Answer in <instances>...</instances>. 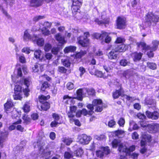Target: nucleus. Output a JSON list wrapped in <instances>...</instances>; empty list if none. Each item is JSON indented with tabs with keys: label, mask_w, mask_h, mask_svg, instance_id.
<instances>
[{
	"label": "nucleus",
	"mask_w": 159,
	"mask_h": 159,
	"mask_svg": "<svg viewBox=\"0 0 159 159\" xmlns=\"http://www.w3.org/2000/svg\"><path fill=\"white\" fill-rule=\"evenodd\" d=\"M45 143L41 141H37L33 144L34 148L37 147L39 148V154L38 155L40 157H44L45 159H48V156L53 153L52 151L49 148L45 147L44 148Z\"/></svg>",
	"instance_id": "nucleus-1"
},
{
	"label": "nucleus",
	"mask_w": 159,
	"mask_h": 159,
	"mask_svg": "<svg viewBox=\"0 0 159 159\" xmlns=\"http://www.w3.org/2000/svg\"><path fill=\"white\" fill-rule=\"evenodd\" d=\"M84 88L78 89L76 91L77 97H71L68 95H66L63 97V102L66 104H73L74 103L73 99H77L80 101H82L83 95L86 94L85 91H84Z\"/></svg>",
	"instance_id": "nucleus-2"
},
{
	"label": "nucleus",
	"mask_w": 159,
	"mask_h": 159,
	"mask_svg": "<svg viewBox=\"0 0 159 159\" xmlns=\"http://www.w3.org/2000/svg\"><path fill=\"white\" fill-rule=\"evenodd\" d=\"M23 82V80L17 81L15 84L14 88L15 94L13 95L14 99L16 100H21L22 98V88L21 85Z\"/></svg>",
	"instance_id": "nucleus-3"
},
{
	"label": "nucleus",
	"mask_w": 159,
	"mask_h": 159,
	"mask_svg": "<svg viewBox=\"0 0 159 159\" xmlns=\"http://www.w3.org/2000/svg\"><path fill=\"white\" fill-rule=\"evenodd\" d=\"M94 107L95 110L96 112H101L102 110V101L100 99H94L93 101V104H89L87 105V107L92 111V113Z\"/></svg>",
	"instance_id": "nucleus-4"
},
{
	"label": "nucleus",
	"mask_w": 159,
	"mask_h": 159,
	"mask_svg": "<svg viewBox=\"0 0 159 159\" xmlns=\"http://www.w3.org/2000/svg\"><path fill=\"white\" fill-rule=\"evenodd\" d=\"M146 23L148 25H154L158 21L159 17L158 16L154 15L151 12H149L145 17Z\"/></svg>",
	"instance_id": "nucleus-5"
},
{
	"label": "nucleus",
	"mask_w": 159,
	"mask_h": 159,
	"mask_svg": "<svg viewBox=\"0 0 159 159\" xmlns=\"http://www.w3.org/2000/svg\"><path fill=\"white\" fill-rule=\"evenodd\" d=\"M89 36L88 32H86L84 33V36H80L77 38V41L78 43L83 47L88 46L90 44L89 39L88 37Z\"/></svg>",
	"instance_id": "nucleus-6"
},
{
	"label": "nucleus",
	"mask_w": 159,
	"mask_h": 159,
	"mask_svg": "<svg viewBox=\"0 0 159 159\" xmlns=\"http://www.w3.org/2000/svg\"><path fill=\"white\" fill-rule=\"evenodd\" d=\"M39 101L42 103L40 106L41 110L46 111L50 108L49 104L46 102V101L50 98L49 95L47 96L42 95L39 96Z\"/></svg>",
	"instance_id": "nucleus-7"
},
{
	"label": "nucleus",
	"mask_w": 159,
	"mask_h": 159,
	"mask_svg": "<svg viewBox=\"0 0 159 159\" xmlns=\"http://www.w3.org/2000/svg\"><path fill=\"white\" fill-rule=\"evenodd\" d=\"M142 139L141 141V148L140 152L142 153H144L147 151L146 148V144L147 142H149L151 141V136L148 135H142Z\"/></svg>",
	"instance_id": "nucleus-8"
},
{
	"label": "nucleus",
	"mask_w": 159,
	"mask_h": 159,
	"mask_svg": "<svg viewBox=\"0 0 159 159\" xmlns=\"http://www.w3.org/2000/svg\"><path fill=\"white\" fill-rule=\"evenodd\" d=\"M135 149V146L132 145L129 148H127L125 145H120L118 148V150L120 152H123L125 154L126 156L129 155L130 154L131 152L134 151Z\"/></svg>",
	"instance_id": "nucleus-9"
},
{
	"label": "nucleus",
	"mask_w": 159,
	"mask_h": 159,
	"mask_svg": "<svg viewBox=\"0 0 159 159\" xmlns=\"http://www.w3.org/2000/svg\"><path fill=\"white\" fill-rule=\"evenodd\" d=\"M106 13L105 12H102L101 14V19L103 20H99L98 18H95L94 21L98 24L100 25H104L107 26L109 23L110 20L109 18L106 17Z\"/></svg>",
	"instance_id": "nucleus-10"
},
{
	"label": "nucleus",
	"mask_w": 159,
	"mask_h": 159,
	"mask_svg": "<svg viewBox=\"0 0 159 159\" xmlns=\"http://www.w3.org/2000/svg\"><path fill=\"white\" fill-rule=\"evenodd\" d=\"M72 5L71 6L72 12L75 15L79 11V9L82 4V0H72Z\"/></svg>",
	"instance_id": "nucleus-11"
},
{
	"label": "nucleus",
	"mask_w": 159,
	"mask_h": 159,
	"mask_svg": "<svg viewBox=\"0 0 159 159\" xmlns=\"http://www.w3.org/2000/svg\"><path fill=\"white\" fill-rule=\"evenodd\" d=\"M136 44L138 47L142 48L143 50H149V52H148L147 53L149 57H153V54L152 53V51H154L152 50V48L148 46H146L145 43L143 42H142L140 43H136Z\"/></svg>",
	"instance_id": "nucleus-12"
},
{
	"label": "nucleus",
	"mask_w": 159,
	"mask_h": 159,
	"mask_svg": "<svg viewBox=\"0 0 159 159\" xmlns=\"http://www.w3.org/2000/svg\"><path fill=\"white\" fill-rule=\"evenodd\" d=\"M126 19L123 17H118L116 20V25L117 28L120 29L125 28L126 25Z\"/></svg>",
	"instance_id": "nucleus-13"
},
{
	"label": "nucleus",
	"mask_w": 159,
	"mask_h": 159,
	"mask_svg": "<svg viewBox=\"0 0 159 159\" xmlns=\"http://www.w3.org/2000/svg\"><path fill=\"white\" fill-rule=\"evenodd\" d=\"M78 138L79 140V142L83 144H88L91 139L90 136H88L86 134L79 135Z\"/></svg>",
	"instance_id": "nucleus-14"
},
{
	"label": "nucleus",
	"mask_w": 159,
	"mask_h": 159,
	"mask_svg": "<svg viewBox=\"0 0 159 159\" xmlns=\"http://www.w3.org/2000/svg\"><path fill=\"white\" fill-rule=\"evenodd\" d=\"M110 152V150L108 147H102L100 150L97 151L96 155L98 157L101 158L103 156L104 154L107 155Z\"/></svg>",
	"instance_id": "nucleus-15"
},
{
	"label": "nucleus",
	"mask_w": 159,
	"mask_h": 159,
	"mask_svg": "<svg viewBox=\"0 0 159 159\" xmlns=\"http://www.w3.org/2000/svg\"><path fill=\"white\" fill-rule=\"evenodd\" d=\"M35 38L34 35L33 36L31 35L30 33V31L28 30H26L24 31L22 36L23 40L25 42H27L29 40L33 41L34 40V38Z\"/></svg>",
	"instance_id": "nucleus-16"
},
{
	"label": "nucleus",
	"mask_w": 159,
	"mask_h": 159,
	"mask_svg": "<svg viewBox=\"0 0 159 159\" xmlns=\"http://www.w3.org/2000/svg\"><path fill=\"white\" fill-rule=\"evenodd\" d=\"M24 84L26 86L27 88L23 90V92L24 95L27 97L29 95L30 90L28 88L29 86L31 83L30 78H27L24 79Z\"/></svg>",
	"instance_id": "nucleus-17"
},
{
	"label": "nucleus",
	"mask_w": 159,
	"mask_h": 159,
	"mask_svg": "<svg viewBox=\"0 0 159 159\" xmlns=\"http://www.w3.org/2000/svg\"><path fill=\"white\" fill-rule=\"evenodd\" d=\"M52 116L54 120L52 121L51 124L50 125L52 127H55L58 124L62 123V122L59 121L60 119V117L57 114L53 113Z\"/></svg>",
	"instance_id": "nucleus-18"
},
{
	"label": "nucleus",
	"mask_w": 159,
	"mask_h": 159,
	"mask_svg": "<svg viewBox=\"0 0 159 159\" xmlns=\"http://www.w3.org/2000/svg\"><path fill=\"white\" fill-rule=\"evenodd\" d=\"M8 133L7 132H1L0 134V149L2 148L4 146V143L7 139Z\"/></svg>",
	"instance_id": "nucleus-19"
},
{
	"label": "nucleus",
	"mask_w": 159,
	"mask_h": 159,
	"mask_svg": "<svg viewBox=\"0 0 159 159\" xmlns=\"http://www.w3.org/2000/svg\"><path fill=\"white\" fill-rule=\"evenodd\" d=\"M13 103L10 99L7 100V102L4 105L5 110L7 113H9L13 109Z\"/></svg>",
	"instance_id": "nucleus-20"
},
{
	"label": "nucleus",
	"mask_w": 159,
	"mask_h": 159,
	"mask_svg": "<svg viewBox=\"0 0 159 159\" xmlns=\"http://www.w3.org/2000/svg\"><path fill=\"white\" fill-rule=\"evenodd\" d=\"M148 128L150 133H155L159 130V124H153L148 125Z\"/></svg>",
	"instance_id": "nucleus-21"
},
{
	"label": "nucleus",
	"mask_w": 159,
	"mask_h": 159,
	"mask_svg": "<svg viewBox=\"0 0 159 159\" xmlns=\"http://www.w3.org/2000/svg\"><path fill=\"white\" fill-rule=\"evenodd\" d=\"M34 40L33 41V42L34 43H36L37 45L39 46H42L43 45L44 42V39L42 38H39L37 35H34Z\"/></svg>",
	"instance_id": "nucleus-22"
},
{
	"label": "nucleus",
	"mask_w": 159,
	"mask_h": 159,
	"mask_svg": "<svg viewBox=\"0 0 159 159\" xmlns=\"http://www.w3.org/2000/svg\"><path fill=\"white\" fill-rule=\"evenodd\" d=\"M146 114L148 118L152 119H157L158 118L159 116L158 113L156 111L151 112L148 111H147L146 112Z\"/></svg>",
	"instance_id": "nucleus-23"
},
{
	"label": "nucleus",
	"mask_w": 159,
	"mask_h": 159,
	"mask_svg": "<svg viewBox=\"0 0 159 159\" xmlns=\"http://www.w3.org/2000/svg\"><path fill=\"white\" fill-rule=\"evenodd\" d=\"M33 71L34 73L41 72L43 70V66L38 63H35L32 67Z\"/></svg>",
	"instance_id": "nucleus-24"
},
{
	"label": "nucleus",
	"mask_w": 159,
	"mask_h": 159,
	"mask_svg": "<svg viewBox=\"0 0 159 159\" xmlns=\"http://www.w3.org/2000/svg\"><path fill=\"white\" fill-rule=\"evenodd\" d=\"M98 77L101 78H103L104 79L107 78L109 77H110L111 75L109 74H107V75H105V74L103 73L102 71L97 70L93 75Z\"/></svg>",
	"instance_id": "nucleus-25"
},
{
	"label": "nucleus",
	"mask_w": 159,
	"mask_h": 159,
	"mask_svg": "<svg viewBox=\"0 0 159 159\" xmlns=\"http://www.w3.org/2000/svg\"><path fill=\"white\" fill-rule=\"evenodd\" d=\"M129 45L121 44L118 46L115 49L116 51L118 52H124L128 48Z\"/></svg>",
	"instance_id": "nucleus-26"
},
{
	"label": "nucleus",
	"mask_w": 159,
	"mask_h": 159,
	"mask_svg": "<svg viewBox=\"0 0 159 159\" xmlns=\"http://www.w3.org/2000/svg\"><path fill=\"white\" fill-rule=\"evenodd\" d=\"M55 38L56 40L58 41L59 43L62 44H64L66 43V41L65 40L64 38L62 37L59 33L56 34L55 35Z\"/></svg>",
	"instance_id": "nucleus-27"
},
{
	"label": "nucleus",
	"mask_w": 159,
	"mask_h": 159,
	"mask_svg": "<svg viewBox=\"0 0 159 159\" xmlns=\"http://www.w3.org/2000/svg\"><path fill=\"white\" fill-rule=\"evenodd\" d=\"M109 33L105 31H103V39H102V40L103 41L104 39H105V42L107 43H109L111 40V37L109 36Z\"/></svg>",
	"instance_id": "nucleus-28"
},
{
	"label": "nucleus",
	"mask_w": 159,
	"mask_h": 159,
	"mask_svg": "<svg viewBox=\"0 0 159 159\" xmlns=\"http://www.w3.org/2000/svg\"><path fill=\"white\" fill-rule=\"evenodd\" d=\"M124 91L123 89L120 88L119 90H116L113 93V97L114 99L118 98L120 96L123 95Z\"/></svg>",
	"instance_id": "nucleus-29"
},
{
	"label": "nucleus",
	"mask_w": 159,
	"mask_h": 159,
	"mask_svg": "<svg viewBox=\"0 0 159 159\" xmlns=\"http://www.w3.org/2000/svg\"><path fill=\"white\" fill-rule=\"evenodd\" d=\"M125 132L122 130H118L112 132L113 136L118 137H121L124 135Z\"/></svg>",
	"instance_id": "nucleus-30"
},
{
	"label": "nucleus",
	"mask_w": 159,
	"mask_h": 159,
	"mask_svg": "<svg viewBox=\"0 0 159 159\" xmlns=\"http://www.w3.org/2000/svg\"><path fill=\"white\" fill-rule=\"evenodd\" d=\"M42 51L39 49H38L35 50L34 52V57L37 59H38L39 60L42 61Z\"/></svg>",
	"instance_id": "nucleus-31"
},
{
	"label": "nucleus",
	"mask_w": 159,
	"mask_h": 159,
	"mask_svg": "<svg viewBox=\"0 0 159 159\" xmlns=\"http://www.w3.org/2000/svg\"><path fill=\"white\" fill-rule=\"evenodd\" d=\"M118 55V52L115 50H112L108 54L109 58L111 59H116Z\"/></svg>",
	"instance_id": "nucleus-32"
},
{
	"label": "nucleus",
	"mask_w": 159,
	"mask_h": 159,
	"mask_svg": "<svg viewBox=\"0 0 159 159\" xmlns=\"http://www.w3.org/2000/svg\"><path fill=\"white\" fill-rule=\"evenodd\" d=\"M76 47L75 46H70L66 47L64 50V52L65 53L74 52L76 50Z\"/></svg>",
	"instance_id": "nucleus-33"
},
{
	"label": "nucleus",
	"mask_w": 159,
	"mask_h": 159,
	"mask_svg": "<svg viewBox=\"0 0 159 159\" xmlns=\"http://www.w3.org/2000/svg\"><path fill=\"white\" fill-rule=\"evenodd\" d=\"M142 55V54L141 53H138L136 52L133 53L131 56L134 61H139L141 59Z\"/></svg>",
	"instance_id": "nucleus-34"
},
{
	"label": "nucleus",
	"mask_w": 159,
	"mask_h": 159,
	"mask_svg": "<svg viewBox=\"0 0 159 159\" xmlns=\"http://www.w3.org/2000/svg\"><path fill=\"white\" fill-rule=\"evenodd\" d=\"M12 112L13 114L12 116L13 119H20L19 118L20 117V112H18L16 110H14Z\"/></svg>",
	"instance_id": "nucleus-35"
},
{
	"label": "nucleus",
	"mask_w": 159,
	"mask_h": 159,
	"mask_svg": "<svg viewBox=\"0 0 159 159\" xmlns=\"http://www.w3.org/2000/svg\"><path fill=\"white\" fill-rule=\"evenodd\" d=\"M124 145L123 143H120V139H114L112 142V145L113 148H116L118 145H119V147L120 145Z\"/></svg>",
	"instance_id": "nucleus-36"
},
{
	"label": "nucleus",
	"mask_w": 159,
	"mask_h": 159,
	"mask_svg": "<svg viewBox=\"0 0 159 159\" xmlns=\"http://www.w3.org/2000/svg\"><path fill=\"white\" fill-rule=\"evenodd\" d=\"M23 109L25 113H28L30 111V108L29 102H25L23 107Z\"/></svg>",
	"instance_id": "nucleus-37"
},
{
	"label": "nucleus",
	"mask_w": 159,
	"mask_h": 159,
	"mask_svg": "<svg viewBox=\"0 0 159 159\" xmlns=\"http://www.w3.org/2000/svg\"><path fill=\"white\" fill-rule=\"evenodd\" d=\"M84 90L85 93L86 92L89 95H93L95 93V90L92 88H84Z\"/></svg>",
	"instance_id": "nucleus-38"
},
{
	"label": "nucleus",
	"mask_w": 159,
	"mask_h": 159,
	"mask_svg": "<svg viewBox=\"0 0 159 159\" xmlns=\"http://www.w3.org/2000/svg\"><path fill=\"white\" fill-rule=\"evenodd\" d=\"M16 57L17 58H18L20 62L22 63H25L26 60L24 55H19L16 53Z\"/></svg>",
	"instance_id": "nucleus-39"
},
{
	"label": "nucleus",
	"mask_w": 159,
	"mask_h": 159,
	"mask_svg": "<svg viewBox=\"0 0 159 159\" xmlns=\"http://www.w3.org/2000/svg\"><path fill=\"white\" fill-rule=\"evenodd\" d=\"M16 68L14 71V73H16L17 74V76H18L20 77L21 76L22 74V71L21 68L20 67V65H17L16 67Z\"/></svg>",
	"instance_id": "nucleus-40"
},
{
	"label": "nucleus",
	"mask_w": 159,
	"mask_h": 159,
	"mask_svg": "<svg viewBox=\"0 0 159 159\" xmlns=\"http://www.w3.org/2000/svg\"><path fill=\"white\" fill-rule=\"evenodd\" d=\"M52 57V54L50 53H46L45 56L42 57V61H45L46 60H50Z\"/></svg>",
	"instance_id": "nucleus-41"
},
{
	"label": "nucleus",
	"mask_w": 159,
	"mask_h": 159,
	"mask_svg": "<svg viewBox=\"0 0 159 159\" xmlns=\"http://www.w3.org/2000/svg\"><path fill=\"white\" fill-rule=\"evenodd\" d=\"M21 121V119H19L17 121L14 122L12 125L9 126V129L11 130L14 129L16 128V125L20 124Z\"/></svg>",
	"instance_id": "nucleus-42"
},
{
	"label": "nucleus",
	"mask_w": 159,
	"mask_h": 159,
	"mask_svg": "<svg viewBox=\"0 0 159 159\" xmlns=\"http://www.w3.org/2000/svg\"><path fill=\"white\" fill-rule=\"evenodd\" d=\"M86 53V52L85 51H81L80 52H78L76 54L75 56V58L76 59L81 58Z\"/></svg>",
	"instance_id": "nucleus-43"
},
{
	"label": "nucleus",
	"mask_w": 159,
	"mask_h": 159,
	"mask_svg": "<svg viewBox=\"0 0 159 159\" xmlns=\"http://www.w3.org/2000/svg\"><path fill=\"white\" fill-rule=\"evenodd\" d=\"M62 141L66 145H69L73 142V139L70 138H63Z\"/></svg>",
	"instance_id": "nucleus-44"
},
{
	"label": "nucleus",
	"mask_w": 159,
	"mask_h": 159,
	"mask_svg": "<svg viewBox=\"0 0 159 159\" xmlns=\"http://www.w3.org/2000/svg\"><path fill=\"white\" fill-rule=\"evenodd\" d=\"M84 153L83 151L81 148H78L74 152V154L77 157H80Z\"/></svg>",
	"instance_id": "nucleus-45"
},
{
	"label": "nucleus",
	"mask_w": 159,
	"mask_h": 159,
	"mask_svg": "<svg viewBox=\"0 0 159 159\" xmlns=\"http://www.w3.org/2000/svg\"><path fill=\"white\" fill-rule=\"evenodd\" d=\"M41 30V31L42 34L45 36H48L49 35L51 34L50 31L48 30L46 28L43 27L42 29H40Z\"/></svg>",
	"instance_id": "nucleus-46"
},
{
	"label": "nucleus",
	"mask_w": 159,
	"mask_h": 159,
	"mask_svg": "<svg viewBox=\"0 0 159 159\" xmlns=\"http://www.w3.org/2000/svg\"><path fill=\"white\" fill-rule=\"evenodd\" d=\"M88 70L89 73L92 75H93L97 70L95 69V66H89Z\"/></svg>",
	"instance_id": "nucleus-47"
},
{
	"label": "nucleus",
	"mask_w": 159,
	"mask_h": 159,
	"mask_svg": "<svg viewBox=\"0 0 159 159\" xmlns=\"http://www.w3.org/2000/svg\"><path fill=\"white\" fill-rule=\"evenodd\" d=\"M103 31L101 32V34L98 33H95L93 34V36L95 38L97 39H100L101 40L103 39L102 33Z\"/></svg>",
	"instance_id": "nucleus-48"
},
{
	"label": "nucleus",
	"mask_w": 159,
	"mask_h": 159,
	"mask_svg": "<svg viewBox=\"0 0 159 159\" xmlns=\"http://www.w3.org/2000/svg\"><path fill=\"white\" fill-rule=\"evenodd\" d=\"M22 118L24 121V122L26 124L30 122L31 121L30 118L29 117L28 115L25 114H23Z\"/></svg>",
	"instance_id": "nucleus-49"
},
{
	"label": "nucleus",
	"mask_w": 159,
	"mask_h": 159,
	"mask_svg": "<svg viewBox=\"0 0 159 159\" xmlns=\"http://www.w3.org/2000/svg\"><path fill=\"white\" fill-rule=\"evenodd\" d=\"M130 72L131 71L130 70L124 71L122 73V75L126 78H129L130 76Z\"/></svg>",
	"instance_id": "nucleus-50"
},
{
	"label": "nucleus",
	"mask_w": 159,
	"mask_h": 159,
	"mask_svg": "<svg viewBox=\"0 0 159 159\" xmlns=\"http://www.w3.org/2000/svg\"><path fill=\"white\" fill-rule=\"evenodd\" d=\"M0 10L2 11L3 13L6 16V17L8 19L10 18V16L4 9L3 6L1 5H0Z\"/></svg>",
	"instance_id": "nucleus-51"
},
{
	"label": "nucleus",
	"mask_w": 159,
	"mask_h": 159,
	"mask_svg": "<svg viewBox=\"0 0 159 159\" xmlns=\"http://www.w3.org/2000/svg\"><path fill=\"white\" fill-rule=\"evenodd\" d=\"M62 62L63 65L66 67H69L70 66V63L68 59H62Z\"/></svg>",
	"instance_id": "nucleus-52"
},
{
	"label": "nucleus",
	"mask_w": 159,
	"mask_h": 159,
	"mask_svg": "<svg viewBox=\"0 0 159 159\" xmlns=\"http://www.w3.org/2000/svg\"><path fill=\"white\" fill-rule=\"evenodd\" d=\"M51 25H52V23H49L48 22H44L43 23H43L40 24V25H39L40 26V28L41 29V25L42 26H43V27L49 28V27H51Z\"/></svg>",
	"instance_id": "nucleus-53"
},
{
	"label": "nucleus",
	"mask_w": 159,
	"mask_h": 159,
	"mask_svg": "<svg viewBox=\"0 0 159 159\" xmlns=\"http://www.w3.org/2000/svg\"><path fill=\"white\" fill-rule=\"evenodd\" d=\"M152 43L153 46L151 48H152L153 50L155 51L157 49L159 44V42L157 40H154L152 41Z\"/></svg>",
	"instance_id": "nucleus-54"
},
{
	"label": "nucleus",
	"mask_w": 159,
	"mask_h": 159,
	"mask_svg": "<svg viewBox=\"0 0 159 159\" xmlns=\"http://www.w3.org/2000/svg\"><path fill=\"white\" fill-rule=\"evenodd\" d=\"M130 63L125 59H123L120 60V64L122 66H125L127 65H129Z\"/></svg>",
	"instance_id": "nucleus-55"
},
{
	"label": "nucleus",
	"mask_w": 159,
	"mask_h": 159,
	"mask_svg": "<svg viewBox=\"0 0 159 159\" xmlns=\"http://www.w3.org/2000/svg\"><path fill=\"white\" fill-rule=\"evenodd\" d=\"M147 66L150 69L152 70L156 69L157 67L156 65L153 63L148 62Z\"/></svg>",
	"instance_id": "nucleus-56"
},
{
	"label": "nucleus",
	"mask_w": 159,
	"mask_h": 159,
	"mask_svg": "<svg viewBox=\"0 0 159 159\" xmlns=\"http://www.w3.org/2000/svg\"><path fill=\"white\" fill-rule=\"evenodd\" d=\"M52 48L51 45L49 43H46L45 44L44 47V50L46 52L50 51Z\"/></svg>",
	"instance_id": "nucleus-57"
},
{
	"label": "nucleus",
	"mask_w": 159,
	"mask_h": 159,
	"mask_svg": "<svg viewBox=\"0 0 159 159\" xmlns=\"http://www.w3.org/2000/svg\"><path fill=\"white\" fill-rule=\"evenodd\" d=\"M82 114L84 116H86L88 115H91L92 114V111H87L85 109H84L81 111Z\"/></svg>",
	"instance_id": "nucleus-58"
},
{
	"label": "nucleus",
	"mask_w": 159,
	"mask_h": 159,
	"mask_svg": "<svg viewBox=\"0 0 159 159\" xmlns=\"http://www.w3.org/2000/svg\"><path fill=\"white\" fill-rule=\"evenodd\" d=\"M59 50V48L58 47H53L52 48L51 51L53 54L56 55L58 53Z\"/></svg>",
	"instance_id": "nucleus-59"
},
{
	"label": "nucleus",
	"mask_w": 159,
	"mask_h": 159,
	"mask_svg": "<svg viewBox=\"0 0 159 159\" xmlns=\"http://www.w3.org/2000/svg\"><path fill=\"white\" fill-rule=\"evenodd\" d=\"M49 87V84L47 82H44L41 87V90L44 91L45 89Z\"/></svg>",
	"instance_id": "nucleus-60"
},
{
	"label": "nucleus",
	"mask_w": 159,
	"mask_h": 159,
	"mask_svg": "<svg viewBox=\"0 0 159 159\" xmlns=\"http://www.w3.org/2000/svg\"><path fill=\"white\" fill-rule=\"evenodd\" d=\"M64 157L66 159H69L72 157V152H65L64 154Z\"/></svg>",
	"instance_id": "nucleus-61"
},
{
	"label": "nucleus",
	"mask_w": 159,
	"mask_h": 159,
	"mask_svg": "<svg viewBox=\"0 0 159 159\" xmlns=\"http://www.w3.org/2000/svg\"><path fill=\"white\" fill-rule=\"evenodd\" d=\"M145 103L147 104L151 105L154 102V101L152 99L147 98L145 99Z\"/></svg>",
	"instance_id": "nucleus-62"
},
{
	"label": "nucleus",
	"mask_w": 159,
	"mask_h": 159,
	"mask_svg": "<svg viewBox=\"0 0 159 159\" xmlns=\"http://www.w3.org/2000/svg\"><path fill=\"white\" fill-rule=\"evenodd\" d=\"M134 122L133 120H130L129 122V127L128 130L130 131H132L134 130Z\"/></svg>",
	"instance_id": "nucleus-63"
},
{
	"label": "nucleus",
	"mask_w": 159,
	"mask_h": 159,
	"mask_svg": "<svg viewBox=\"0 0 159 159\" xmlns=\"http://www.w3.org/2000/svg\"><path fill=\"white\" fill-rule=\"evenodd\" d=\"M31 50L30 49V48L28 47H24L22 49V52H25L26 54H29Z\"/></svg>",
	"instance_id": "nucleus-64"
}]
</instances>
